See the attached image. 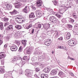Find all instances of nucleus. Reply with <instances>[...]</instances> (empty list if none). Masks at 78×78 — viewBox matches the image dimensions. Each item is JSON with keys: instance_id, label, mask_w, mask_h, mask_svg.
Wrapping results in <instances>:
<instances>
[{"instance_id": "obj_1", "label": "nucleus", "mask_w": 78, "mask_h": 78, "mask_svg": "<svg viewBox=\"0 0 78 78\" xmlns=\"http://www.w3.org/2000/svg\"><path fill=\"white\" fill-rule=\"evenodd\" d=\"M33 71L32 70L26 69L25 71V75L27 77H30L33 75Z\"/></svg>"}, {"instance_id": "obj_2", "label": "nucleus", "mask_w": 78, "mask_h": 78, "mask_svg": "<svg viewBox=\"0 0 78 78\" xmlns=\"http://www.w3.org/2000/svg\"><path fill=\"white\" fill-rule=\"evenodd\" d=\"M50 20L52 23H58L59 22L58 20L53 16L50 17Z\"/></svg>"}, {"instance_id": "obj_3", "label": "nucleus", "mask_w": 78, "mask_h": 78, "mask_svg": "<svg viewBox=\"0 0 78 78\" xmlns=\"http://www.w3.org/2000/svg\"><path fill=\"white\" fill-rule=\"evenodd\" d=\"M16 19H18L17 22L19 23H23V22L25 21V19L22 17H17L16 18Z\"/></svg>"}, {"instance_id": "obj_4", "label": "nucleus", "mask_w": 78, "mask_h": 78, "mask_svg": "<svg viewBox=\"0 0 78 78\" xmlns=\"http://www.w3.org/2000/svg\"><path fill=\"white\" fill-rule=\"evenodd\" d=\"M10 50L12 51H15L17 50V47L16 45H12L10 47Z\"/></svg>"}, {"instance_id": "obj_5", "label": "nucleus", "mask_w": 78, "mask_h": 78, "mask_svg": "<svg viewBox=\"0 0 78 78\" xmlns=\"http://www.w3.org/2000/svg\"><path fill=\"white\" fill-rule=\"evenodd\" d=\"M68 44L69 45L72 47V46H73L75 45V42L74 41L71 40H69L68 42Z\"/></svg>"}, {"instance_id": "obj_6", "label": "nucleus", "mask_w": 78, "mask_h": 78, "mask_svg": "<svg viewBox=\"0 0 78 78\" xmlns=\"http://www.w3.org/2000/svg\"><path fill=\"white\" fill-rule=\"evenodd\" d=\"M30 9L29 7L28 6H26L25 8L23 9V11L24 12H25L26 14L28 13V10Z\"/></svg>"}, {"instance_id": "obj_7", "label": "nucleus", "mask_w": 78, "mask_h": 78, "mask_svg": "<svg viewBox=\"0 0 78 78\" xmlns=\"http://www.w3.org/2000/svg\"><path fill=\"white\" fill-rule=\"evenodd\" d=\"M14 29H13V26L12 25H9L7 28V30L9 31H13Z\"/></svg>"}, {"instance_id": "obj_8", "label": "nucleus", "mask_w": 78, "mask_h": 78, "mask_svg": "<svg viewBox=\"0 0 78 78\" xmlns=\"http://www.w3.org/2000/svg\"><path fill=\"white\" fill-rule=\"evenodd\" d=\"M29 16L30 19V20H33V19H33V18H35V16H34V13H30Z\"/></svg>"}, {"instance_id": "obj_9", "label": "nucleus", "mask_w": 78, "mask_h": 78, "mask_svg": "<svg viewBox=\"0 0 78 78\" xmlns=\"http://www.w3.org/2000/svg\"><path fill=\"white\" fill-rule=\"evenodd\" d=\"M57 73V70L56 69H53L51 72V75H55Z\"/></svg>"}, {"instance_id": "obj_10", "label": "nucleus", "mask_w": 78, "mask_h": 78, "mask_svg": "<svg viewBox=\"0 0 78 78\" xmlns=\"http://www.w3.org/2000/svg\"><path fill=\"white\" fill-rule=\"evenodd\" d=\"M21 5H22L21 3L19 2H17L15 5V7L16 8H20V7Z\"/></svg>"}, {"instance_id": "obj_11", "label": "nucleus", "mask_w": 78, "mask_h": 78, "mask_svg": "<svg viewBox=\"0 0 78 78\" xmlns=\"http://www.w3.org/2000/svg\"><path fill=\"white\" fill-rule=\"evenodd\" d=\"M6 8L7 10H11L12 8V5L9 4V3L7 4L6 5Z\"/></svg>"}, {"instance_id": "obj_12", "label": "nucleus", "mask_w": 78, "mask_h": 78, "mask_svg": "<svg viewBox=\"0 0 78 78\" xmlns=\"http://www.w3.org/2000/svg\"><path fill=\"white\" fill-rule=\"evenodd\" d=\"M42 5V1L41 0L38 1L37 2V6L38 7L41 6Z\"/></svg>"}, {"instance_id": "obj_13", "label": "nucleus", "mask_w": 78, "mask_h": 78, "mask_svg": "<svg viewBox=\"0 0 78 78\" xmlns=\"http://www.w3.org/2000/svg\"><path fill=\"white\" fill-rule=\"evenodd\" d=\"M18 12L16 10H14L12 12H10L9 13H10V14L12 15H15V14H16Z\"/></svg>"}, {"instance_id": "obj_14", "label": "nucleus", "mask_w": 78, "mask_h": 78, "mask_svg": "<svg viewBox=\"0 0 78 78\" xmlns=\"http://www.w3.org/2000/svg\"><path fill=\"white\" fill-rule=\"evenodd\" d=\"M25 64V61H23L21 63H20L19 64H16V65L19 66H20V67H22V66L21 65V64H22V66H23V65Z\"/></svg>"}, {"instance_id": "obj_15", "label": "nucleus", "mask_w": 78, "mask_h": 78, "mask_svg": "<svg viewBox=\"0 0 78 78\" xmlns=\"http://www.w3.org/2000/svg\"><path fill=\"white\" fill-rule=\"evenodd\" d=\"M22 44L23 45L24 47H25L27 45V40H23L22 41Z\"/></svg>"}, {"instance_id": "obj_16", "label": "nucleus", "mask_w": 78, "mask_h": 78, "mask_svg": "<svg viewBox=\"0 0 78 78\" xmlns=\"http://www.w3.org/2000/svg\"><path fill=\"white\" fill-rule=\"evenodd\" d=\"M33 49L31 47H30L28 49V50H27V54H30V53L31 52L32 50H33Z\"/></svg>"}, {"instance_id": "obj_17", "label": "nucleus", "mask_w": 78, "mask_h": 78, "mask_svg": "<svg viewBox=\"0 0 78 78\" xmlns=\"http://www.w3.org/2000/svg\"><path fill=\"white\" fill-rule=\"evenodd\" d=\"M48 75L45 74H42L41 75V78H48Z\"/></svg>"}, {"instance_id": "obj_18", "label": "nucleus", "mask_w": 78, "mask_h": 78, "mask_svg": "<svg viewBox=\"0 0 78 78\" xmlns=\"http://www.w3.org/2000/svg\"><path fill=\"white\" fill-rule=\"evenodd\" d=\"M58 37H59L58 32H57L54 34V37L55 39H57V38Z\"/></svg>"}, {"instance_id": "obj_19", "label": "nucleus", "mask_w": 78, "mask_h": 78, "mask_svg": "<svg viewBox=\"0 0 78 78\" xmlns=\"http://www.w3.org/2000/svg\"><path fill=\"white\" fill-rule=\"evenodd\" d=\"M58 75H59L60 77H61L62 78L64 77V73L62 72H59L58 73Z\"/></svg>"}, {"instance_id": "obj_20", "label": "nucleus", "mask_w": 78, "mask_h": 78, "mask_svg": "<svg viewBox=\"0 0 78 78\" xmlns=\"http://www.w3.org/2000/svg\"><path fill=\"white\" fill-rule=\"evenodd\" d=\"M43 27L45 30H48L50 27V25L48 24H46L45 26H43Z\"/></svg>"}, {"instance_id": "obj_21", "label": "nucleus", "mask_w": 78, "mask_h": 78, "mask_svg": "<svg viewBox=\"0 0 78 78\" xmlns=\"http://www.w3.org/2000/svg\"><path fill=\"white\" fill-rule=\"evenodd\" d=\"M4 72H5V69L2 67H0V73H3Z\"/></svg>"}, {"instance_id": "obj_22", "label": "nucleus", "mask_w": 78, "mask_h": 78, "mask_svg": "<svg viewBox=\"0 0 78 78\" xmlns=\"http://www.w3.org/2000/svg\"><path fill=\"white\" fill-rule=\"evenodd\" d=\"M50 70V68H45L44 69V72L45 73H48V72H49Z\"/></svg>"}, {"instance_id": "obj_23", "label": "nucleus", "mask_w": 78, "mask_h": 78, "mask_svg": "<svg viewBox=\"0 0 78 78\" xmlns=\"http://www.w3.org/2000/svg\"><path fill=\"white\" fill-rule=\"evenodd\" d=\"M15 27L17 30H21L22 29V27L19 25H16Z\"/></svg>"}, {"instance_id": "obj_24", "label": "nucleus", "mask_w": 78, "mask_h": 78, "mask_svg": "<svg viewBox=\"0 0 78 78\" xmlns=\"http://www.w3.org/2000/svg\"><path fill=\"white\" fill-rule=\"evenodd\" d=\"M4 27H3V24L2 23H0V29L1 30H3Z\"/></svg>"}, {"instance_id": "obj_25", "label": "nucleus", "mask_w": 78, "mask_h": 78, "mask_svg": "<svg viewBox=\"0 0 78 78\" xmlns=\"http://www.w3.org/2000/svg\"><path fill=\"white\" fill-rule=\"evenodd\" d=\"M70 33H68L66 35V39H70Z\"/></svg>"}, {"instance_id": "obj_26", "label": "nucleus", "mask_w": 78, "mask_h": 78, "mask_svg": "<svg viewBox=\"0 0 78 78\" xmlns=\"http://www.w3.org/2000/svg\"><path fill=\"white\" fill-rule=\"evenodd\" d=\"M3 22H6L8 21V20H9V19L7 18H5L4 17L3 18Z\"/></svg>"}, {"instance_id": "obj_27", "label": "nucleus", "mask_w": 78, "mask_h": 78, "mask_svg": "<svg viewBox=\"0 0 78 78\" xmlns=\"http://www.w3.org/2000/svg\"><path fill=\"white\" fill-rule=\"evenodd\" d=\"M22 59L23 60V61H27L28 60V58H27V56H25L22 58Z\"/></svg>"}, {"instance_id": "obj_28", "label": "nucleus", "mask_w": 78, "mask_h": 78, "mask_svg": "<svg viewBox=\"0 0 78 78\" xmlns=\"http://www.w3.org/2000/svg\"><path fill=\"white\" fill-rule=\"evenodd\" d=\"M36 14H42V11L40 10H38L36 11Z\"/></svg>"}, {"instance_id": "obj_29", "label": "nucleus", "mask_w": 78, "mask_h": 78, "mask_svg": "<svg viewBox=\"0 0 78 78\" xmlns=\"http://www.w3.org/2000/svg\"><path fill=\"white\" fill-rule=\"evenodd\" d=\"M8 26H9V23H5L4 24L5 27H7Z\"/></svg>"}, {"instance_id": "obj_30", "label": "nucleus", "mask_w": 78, "mask_h": 78, "mask_svg": "<svg viewBox=\"0 0 78 78\" xmlns=\"http://www.w3.org/2000/svg\"><path fill=\"white\" fill-rule=\"evenodd\" d=\"M53 3H54V5L55 6H57L58 4V1H55L53 2Z\"/></svg>"}, {"instance_id": "obj_31", "label": "nucleus", "mask_w": 78, "mask_h": 78, "mask_svg": "<svg viewBox=\"0 0 78 78\" xmlns=\"http://www.w3.org/2000/svg\"><path fill=\"white\" fill-rule=\"evenodd\" d=\"M5 54H2L0 55V59H2V58H5Z\"/></svg>"}, {"instance_id": "obj_32", "label": "nucleus", "mask_w": 78, "mask_h": 78, "mask_svg": "<svg viewBox=\"0 0 78 78\" xmlns=\"http://www.w3.org/2000/svg\"><path fill=\"white\" fill-rule=\"evenodd\" d=\"M36 25H37L38 28H41V24H38V23H37L35 24V26H36Z\"/></svg>"}, {"instance_id": "obj_33", "label": "nucleus", "mask_w": 78, "mask_h": 78, "mask_svg": "<svg viewBox=\"0 0 78 78\" xmlns=\"http://www.w3.org/2000/svg\"><path fill=\"white\" fill-rule=\"evenodd\" d=\"M69 22H70V23L74 22V20H73L72 19L70 18L69 20Z\"/></svg>"}, {"instance_id": "obj_34", "label": "nucleus", "mask_w": 78, "mask_h": 78, "mask_svg": "<svg viewBox=\"0 0 78 78\" xmlns=\"http://www.w3.org/2000/svg\"><path fill=\"white\" fill-rule=\"evenodd\" d=\"M46 10L47 11H48V12H49L48 13V14H50V13H51V10H50V9L49 8H47L46 9Z\"/></svg>"}, {"instance_id": "obj_35", "label": "nucleus", "mask_w": 78, "mask_h": 78, "mask_svg": "<svg viewBox=\"0 0 78 78\" xmlns=\"http://www.w3.org/2000/svg\"><path fill=\"white\" fill-rule=\"evenodd\" d=\"M36 14L37 17H41V16H42V13L38 14Z\"/></svg>"}, {"instance_id": "obj_36", "label": "nucleus", "mask_w": 78, "mask_h": 78, "mask_svg": "<svg viewBox=\"0 0 78 78\" xmlns=\"http://www.w3.org/2000/svg\"><path fill=\"white\" fill-rule=\"evenodd\" d=\"M44 44L46 45H47V46H49L50 45V43L47 41L45 42Z\"/></svg>"}, {"instance_id": "obj_37", "label": "nucleus", "mask_w": 78, "mask_h": 78, "mask_svg": "<svg viewBox=\"0 0 78 78\" xmlns=\"http://www.w3.org/2000/svg\"><path fill=\"white\" fill-rule=\"evenodd\" d=\"M34 53V54H36V55H40V54H41V53L40 52L38 51H35Z\"/></svg>"}, {"instance_id": "obj_38", "label": "nucleus", "mask_w": 78, "mask_h": 78, "mask_svg": "<svg viewBox=\"0 0 78 78\" xmlns=\"http://www.w3.org/2000/svg\"><path fill=\"white\" fill-rule=\"evenodd\" d=\"M19 34L17 33H16L14 34V36H15V37H17Z\"/></svg>"}, {"instance_id": "obj_39", "label": "nucleus", "mask_w": 78, "mask_h": 78, "mask_svg": "<svg viewBox=\"0 0 78 78\" xmlns=\"http://www.w3.org/2000/svg\"><path fill=\"white\" fill-rule=\"evenodd\" d=\"M40 66L41 69H43V67H44V65L42 64H41L40 65Z\"/></svg>"}, {"instance_id": "obj_40", "label": "nucleus", "mask_w": 78, "mask_h": 78, "mask_svg": "<svg viewBox=\"0 0 78 78\" xmlns=\"http://www.w3.org/2000/svg\"><path fill=\"white\" fill-rule=\"evenodd\" d=\"M22 46H21L19 48L18 51L20 52L22 51Z\"/></svg>"}, {"instance_id": "obj_41", "label": "nucleus", "mask_w": 78, "mask_h": 78, "mask_svg": "<svg viewBox=\"0 0 78 78\" xmlns=\"http://www.w3.org/2000/svg\"><path fill=\"white\" fill-rule=\"evenodd\" d=\"M31 27H32V25H31V24H30L29 26L27 27V29L28 30L30 28H31Z\"/></svg>"}, {"instance_id": "obj_42", "label": "nucleus", "mask_w": 78, "mask_h": 78, "mask_svg": "<svg viewBox=\"0 0 78 78\" xmlns=\"http://www.w3.org/2000/svg\"><path fill=\"white\" fill-rule=\"evenodd\" d=\"M58 48H59L60 49H63V48H64V47H63V46L59 45L58 46Z\"/></svg>"}, {"instance_id": "obj_43", "label": "nucleus", "mask_w": 78, "mask_h": 78, "mask_svg": "<svg viewBox=\"0 0 78 78\" xmlns=\"http://www.w3.org/2000/svg\"><path fill=\"white\" fill-rule=\"evenodd\" d=\"M31 8H32V9H36V8H35V7H34V4H33L32 5V4H31Z\"/></svg>"}, {"instance_id": "obj_44", "label": "nucleus", "mask_w": 78, "mask_h": 78, "mask_svg": "<svg viewBox=\"0 0 78 78\" xmlns=\"http://www.w3.org/2000/svg\"><path fill=\"white\" fill-rule=\"evenodd\" d=\"M55 16H57V17H58V18H61V15H59V14H55Z\"/></svg>"}, {"instance_id": "obj_45", "label": "nucleus", "mask_w": 78, "mask_h": 78, "mask_svg": "<svg viewBox=\"0 0 78 78\" xmlns=\"http://www.w3.org/2000/svg\"><path fill=\"white\" fill-rule=\"evenodd\" d=\"M35 70L36 72H39V71H40V69L39 68H35Z\"/></svg>"}, {"instance_id": "obj_46", "label": "nucleus", "mask_w": 78, "mask_h": 78, "mask_svg": "<svg viewBox=\"0 0 78 78\" xmlns=\"http://www.w3.org/2000/svg\"><path fill=\"white\" fill-rule=\"evenodd\" d=\"M67 25L70 28H72V26L70 24H68Z\"/></svg>"}, {"instance_id": "obj_47", "label": "nucleus", "mask_w": 78, "mask_h": 78, "mask_svg": "<svg viewBox=\"0 0 78 78\" xmlns=\"http://www.w3.org/2000/svg\"><path fill=\"white\" fill-rule=\"evenodd\" d=\"M19 74L20 75H23V71L20 70L19 72Z\"/></svg>"}, {"instance_id": "obj_48", "label": "nucleus", "mask_w": 78, "mask_h": 78, "mask_svg": "<svg viewBox=\"0 0 78 78\" xmlns=\"http://www.w3.org/2000/svg\"><path fill=\"white\" fill-rule=\"evenodd\" d=\"M62 21L63 23H66V20L65 19H63Z\"/></svg>"}, {"instance_id": "obj_49", "label": "nucleus", "mask_w": 78, "mask_h": 78, "mask_svg": "<svg viewBox=\"0 0 78 78\" xmlns=\"http://www.w3.org/2000/svg\"><path fill=\"white\" fill-rule=\"evenodd\" d=\"M3 44V39H0V45Z\"/></svg>"}, {"instance_id": "obj_50", "label": "nucleus", "mask_w": 78, "mask_h": 78, "mask_svg": "<svg viewBox=\"0 0 78 78\" xmlns=\"http://www.w3.org/2000/svg\"><path fill=\"white\" fill-rule=\"evenodd\" d=\"M15 42L16 44H17L18 45H20V41H16Z\"/></svg>"}, {"instance_id": "obj_51", "label": "nucleus", "mask_w": 78, "mask_h": 78, "mask_svg": "<svg viewBox=\"0 0 78 78\" xmlns=\"http://www.w3.org/2000/svg\"><path fill=\"white\" fill-rule=\"evenodd\" d=\"M74 28H78V24H76L74 27Z\"/></svg>"}, {"instance_id": "obj_52", "label": "nucleus", "mask_w": 78, "mask_h": 78, "mask_svg": "<svg viewBox=\"0 0 78 78\" xmlns=\"http://www.w3.org/2000/svg\"><path fill=\"white\" fill-rule=\"evenodd\" d=\"M61 7L62 8H65V7H66V6H65V4H61Z\"/></svg>"}, {"instance_id": "obj_53", "label": "nucleus", "mask_w": 78, "mask_h": 78, "mask_svg": "<svg viewBox=\"0 0 78 78\" xmlns=\"http://www.w3.org/2000/svg\"><path fill=\"white\" fill-rule=\"evenodd\" d=\"M0 13V15L1 16H4V13L2 12H1Z\"/></svg>"}, {"instance_id": "obj_54", "label": "nucleus", "mask_w": 78, "mask_h": 78, "mask_svg": "<svg viewBox=\"0 0 78 78\" xmlns=\"http://www.w3.org/2000/svg\"><path fill=\"white\" fill-rule=\"evenodd\" d=\"M63 39V38L62 37L59 38L58 39V40H59V41H62Z\"/></svg>"}, {"instance_id": "obj_55", "label": "nucleus", "mask_w": 78, "mask_h": 78, "mask_svg": "<svg viewBox=\"0 0 78 78\" xmlns=\"http://www.w3.org/2000/svg\"><path fill=\"white\" fill-rule=\"evenodd\" d=\"M1 64L2 65H3L4 64V60H2L1 61Z\"/></svg>"}, {"instance_id": "obj_56", "label": "nucleus", "mask_w": 78, "mask_h": 78, "mask_svg": "<svg viewBox=\"0 0 78 78\" xmlns=\"http://www.w3.org/2000/svg\"><path fill=\"white\" fill-rule=\"evenodd\" d=\"M34 76L35 77H36L37 78H38V77L39 76H37V75L36 74H35L34 75Z\"/></svg>"}, {"instance_id": "obj_57", "label": "nucleus", "mask_w": 78, "mask_h": 78, "mask_svg": "<svg viewBox=\"0 0 78 78\" xmlns=\"http://www.w3.org/2000/svg\"><path fill=\"white\" fill-rule=\"evenodd\" d=\"M73 17L74 19H76L77 18V16H76L75 15H73Z\"/></svg>"}, {"instance_id": "obj_58", "label": "nucleus", "mask_w": 78, "mask_h": 78, "mask_svg": "<svg viewBox=\"0 0 78 78\" xmlns=\"http://www.w3.org/2000/svg\"><path fill=\"white\" fill-rule=\"evenodd\" d=\"M69 74H70V75H71V76H73V73L70 72H69Z\"/></svg>"}, {"instance_id": "obj_59", "label": "nucleus", "mask_w": 78, "mask_h": 78, "mask_svg": "<svg viewBox=\"0 0 78 78\" xmlns=\"http://www.w3.org/2000/svg\"><path fill=\"white\" fill-rule=\"evenodd\" d=\"M6 47H7V45H6V44H5L4 46V49L6 48Z\"/></svg>"}, {"instance_id": "obj_60", "label": "nucleus", "mask_w": 78, "mask_h": 78, "mask_svg": "<svg viewBox=\"0 0 78 78\" xmlns=\"http://www.w3.org/2000/svg\"><path fill=\"white\" fill-rule=\"evenodd\" d=\"M16 57H14V58H13V59L12 60L13 61H16Z\"/></svg>"}, {"instance_id": "obj_61", "label": "nucleus", "mask_w": 78, "mask_h": 78, "mask_svg": "<svg viewBox=\"0 0 78 78\" xmlns=\"http://www.w3.org/2000/svg\"><path fill=\"white\" fill-rule=\"evenodd\" d=\"M47 41L49 43L50 42V39H48Z\"/></svg>"}, {"instance_id": "obj_62", "label": "nucleus", "mask_w": 78, "mask_h": 78, "mask_svg": "<svg viewBox=\"0 0 78 78\" xmlns=\"http://www.w3.org/2000/svg\"><path fill=\"white\" fill-rule=\"evenodd\" d=\"M70 59L71 60H72L73 61H74L75 60V58H70Z\"/></svg>"}, {"instance_id": "obj_63", "label": "nucleus", "mask_w": 78, "mask_h": 78, "mask_svg": "<svg viewBox=\"0 0 78 78\" xmlns=\"http://www.w3.org/2000/svg\"><path fill=\"white\" fill-rule=\"evenodd\" d=\"M2 9H0V13L2 12Z\"/></svg>"}, {"instance_id": "obj_64", "label": "nucleus", "mask_w": 78, "mask_h": 78, "mask_svg": "<svg viewBox=\"0 0 78 78\" xmlns=\"http://www.w3.org/2000/svg\"><path fill=\"white\" fill-rule=\"evenodd\" d=\"M34 33V29H33L32 30V33L33 34Z\"/></svg>"}]
</instances>
